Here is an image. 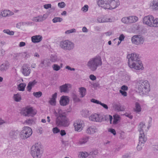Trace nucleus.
<instances>
[{
    "instance_id": "6e6d98bb",
    "label": "nucleus",
    "mask_w": 158,
    "mask_h": 158,
    "mask_svg": "<svg viewBox=\"0 0 158 158\" xmlns=\"http://www.w3.org/2000/svg\"><path fill=\"white\" fill-rule=\"evenodd\" d=\"M108 131L110 132L114 135H115L116 134V132L114 129L112 128L109 129H108Z\"/></svg>"
},
{
    "instance_id": "dca6fc26",
    "label": "nucleus",
    "mask_w": 158,
    "mask_h": 158,
    "mask_svg": "<svg viewBox=\"0 0 158 158\" xmlns=\"http://www.w3.org/2000/svg\"><path fill=\"white\" fill-rule=\"evenodd\" d=\"M103 119L101 115L98 114L92 115L89 117V120L93 121L101 122Z\"/></svg>"
},
{
    "instance_id": "c9c22d12",
    "label": "nucleus",
    "mask_w": 158,
    "mask_h": 158,
    "mask_svg": "<svg viewBox=\"0 0 158 158\" xmlns=\"http://www.w3.org/2000/svg\"><path fill=\"white\" fill-rule=\"evenodd\" d=\"M80 92L81 94V97H84L85 95L86 89L84 87H81L80 88Z\"/></svg>"
},
{
    "instance_id": "473e14b6",
    "label": "nucleus",
    "mask_w": 158,
    "mask_h": 158,
    "mask_svg": "<svg viewBox=\"0 0 158 158\" xmlns=\"http://www.w3.org/2000/svg\"><path fill=\"white\" fill-rule=\"evenodd\" d=\"M114 107L118 111H123L124 110L123 107L120 104H115L114 105Z\"/></svg>"
},
{
    "instance_id": "c85d7f7f",
    "label": "nucleus",
    "mask_w": 158,
    "mask_h": 158,
    "mask_svg": "<svg viewBox=\"0 0 158 158\" xmlns=\"http://www.w3.org/2000/svg\"><path fill=\"white\" fill-rule=\"evenodd\" d=\"M150 7L156 10L158 9V2L156 1H152L150 4Z\"/></svg>"
},
{
    "instance_id": "69168bd1",
    "label": "nucleus",
    "mask_w": 158,
    "mask_h": 158,
    "mask_svg": "<svg viewBox=\"0 0 158 158\" xmlns=\"http://www.w3.org/2000/svg\"><path fill=\"white\" fill-rule=\"evenodd\" d=\"M65 68L71 71H74L75 70V69L74 68H71L69 66H66L65 67Z\"/></svg>"
},
{
    "instance_id": "c756f323",
    "label": "nucleus",
    "mask_w": 158,
    "mask_h": 158,
    "mask_svg": "<svg viewBox=\"0 0 158 158\" xmlns=\"http://www.w3.org/2000/svg\"><path fill=\"white\" fill-rule=\"evenodd\" d=\"M68 84H65L60 86L59 88L60 92L66 93L68 92Z\"/></svg>"
},
{
    "instance_id": "4d7b16f0",
    "label": "nucleus",
    "mask_w": 158,
    "mask_h": 158,
    "mask_svg": "<svg viewBox=\"0 0 158 158\" xmlns=\"http://www.w3.org/2000/svg\"><path fill=\"white\" fill-rule=\"evenodd\" d=\"M119 92L122 95H123L125 97L127 96V93L125 91H123L121 90H120Z\"/></svg>"
},
{
    "instance_id": "e2e57ef3",
    "label": "nucleus",
    "mask_w": 158,
    "mask_h": 158,
    "mask_svg": "<svg viewBox=\"0 0 158 158\" xmlns=\"http://www.w3.org/2000/svg\"><path fill=\"white\" fill-rule=\"evenodd\" d=\"M100 105H101L106 110L108 109V106L106 104L101 102V103H100Z\"/></svg>"
},
{
    "instance_id": "f8f14e48",
    "label": "nucleus",
    "mask_w": 158,
    "mask_h": 158,
    "mask_svg": "<svg viewBox=\"0 0 158 158\" xmlns=\"http://www.w3.org/2000/svg\"><path fill=\"white\" fill-rule=\"evenodd\" d=\"M73 126L75 131L80 132L82 130L84 126L83 121L81 120L76 121L74 123Z\"/></svg>"
},
{
    "instance_id": "4468645a",
    "label": "nucleus",
    "mask_w": 158,
    "mask_h": 158,
    "mask_svg": "<svg viewBox=\"0 0 158 158\" xmlns=\"http://www.w3.org/2000/svg\"><path fill=\"white\" fill-rule=\"evenodd\" d=\"M110 0H98L97 1V4L100 6L105 9H108L109 6V5Z\"/></svg>"
},
{
    "instance_id": "a19ab883",
    "label": "nucleus",
    "mask_w": 158,
    "mask_h": 158,
    "mask_svg": "<svg viewBox=\"0 0 158 158\" xmlns=\"http://www.w3.org/2000/svg\"><path fill=\"white\" fill-rule=\"evenodd\" d=\"M63 20V19L60 17H56L52 19V21L54 23H56L58 22H60Z\"/></svg>"
},
{
    "instance_id": "ddd939ff",
    "label": "nucleus",
    "mask_w": 158,
    "mask_h": 158,
    "mask_svg": "<svg viewBox=\"0 0 158 158\" xmlns=\"http://www.w3.org/2000/svg\"><path fill=\"white\" fill-rule=\"evenodd\" d=\"M134 63L135 64H133L129 65V66L131 68H133L136 70L140 69L142 70L144 68L143 67L142 62L140 60L137 61V62H134Z\"/></svg>"
},
{
    "instance_id": "bb28decb",
    "label": "nucleus",
    "mask_w": 158,
    "mask_h": 158,
    "mask_svg": "<svg viewBox=\"0 0 158 158\" xmlns=\"http://www.w3.org/2000/svg\"><path fill=\"white\" fill-rule=\"evenodd\" d=\"M37 82L35 80H34L32 81L29 82L27 87V91L29 92H30L32 88L36 84Z\"/></svg>"
},
{
    "instance_id": "58836bf2",
    "label": "nucleus",
    "mask_w": 158,
    "mask_h": 158,
    "mask_svg": "<svg viewBox=\"0 0 158 158\" xmlns=\"http://www.w3.org/2000/svg\"><path fill=\"white\" fill-rule=\"evenodd\" d=\"M152 25L150 27H157L158 26V19H156L155 20L154 19L152 21Z\"/></svg>"
},
{
    "instance_id": "2f4dec72",
    "label": "nucleus",
    "mask_w": 158,
    "mask_h": 158,
    "mask_svg": "<svg viewBox=\"0 0 158 158\" xmlns=\"http://www.w3.org/2000/svg\"><path fill=\"white\" fill-rule=\"evenodd\" d=\"M13 98L14 100L16 102H19L22 99L21 95L19 94H14Z\"/></svg>"
},
{
    "instance_id": "39448f33",
    "label": "nucleus",
    "mask_w": 158,
    "mask_h": 158,
    "mask_svg": "<svg viewBox=\"0 0 158 158\" xmlns=\"http://www.w3.org/2000/svg\"><path fill=\"white\" fill-rule=\"evenodd\" d=\"M31 154L34 158H41V153L40 152V145L39 143H35L32 147Z\"/></svg>"
},
{
    "instance_id": "c03bdc74",
    "label": "nucleus",
    "mask_w": 158,
    "mask_h": 158,
    "mask_svg": "<svg viewBox=\"0 0 158 158\" xmlns=\"http://www.w3.org/2000/svg\"><path fill=\"white\" fill-rule=\"evenodd\" d=\"M3 32L5 33L11 35H13L14 33L13 31H10L9 29L4 30L3 31Z\"/></svg>"
},
{
    "instance_id": "5701e85b",
    "label": "nucleus",
    "mask_w": 158,
    "mask_h": 158,
    "mask_svg": "<svg viewBox=\"0 0 158 158\" xmlns=\"http://www.w3.org/2000/svg\"><path fill=\"white\" fill-rule=\"evenodd\" d=\"M98 129L95 127L91 126L87 129L86 132L89 134H93L98 132Z\"/></svg>"
},
{
    "instance_id": "a211bd4d",
    "label": "nucleus",
    "mask_w": 158,
    "mask_h": 158,
    "mask_svg": "<svg viewBox=\"0 0 158 158\" xmlns=\"http://www.w3.org/2000/svg\"><path fill=\"white\" fill-rule=\"evenodd\" d=\"M109 2V6L108 9H113L116 8L119 5V3L118 0H110Z\"/></svg>"
},
{
    "instance_id": "2eb2a0df",
    "label": "nucleus",
    "mask_w": 158,
    "mask_h": 158,
    "mask_svg": "<svg viewBox=\"0 0 158 158\" xmlns=\"http://www.w3.org/2000/svg\"><path fill=\"white\" fill-rule=\"evenodd\" d=\"M69 100L68 96H62L61 97L60 100V104L62 106H66L69 104Z\"/></svg>"
},
{
    "instance_id": "f03ea898",
    "label": "nucleus",
    "mask_w": 158,
    "mask_h": 158,
    "mask_svg": "<svg viewBox=\"0 0 158 158\" xmlns=\"http://www.w3.org/2000/svg\"><path fill=\"white\" fill-rule=\"evenodd\" d=\"M102 64L101 57L98 55L90 58L88 61L86 65L91 70L94 71L97 68Z\"/></svg>"
},
{
    "instance_id": "a18cd8bd",
    "label": "nucleus",
    "mask_w": 158,
    "mask_h": 158,
    "mask_svg": "<svg viewBox=\"0 0 158 158\" xmlns=\"http://www.w3.org/2000/svg\"><path fill=\"white\" fill-rule=\"evenodd\" d=\"M52 68L54 70L56 71H58L60 69V66H59L58 64H54L52 65Z\"/></svg>"
},
{
    "instance_id": "bf43d9fd",
    "label": "nucleus",
    "mask_w": 158,
    "mask_h": 158,
    "mask_svg": "<svg viewBox=\"0 0 158 158\" xmlns=\"http://www.w3.org/2000/svg\"><path fill=\"white\" fill-rule=\"evenodd\" d=\"M51 5L50 4H45L44 5V7L46 9H48L51 7Z\"/></svg>"
},
{
    "instance_id": "ea45409f",
    "label": "nucleus",
    "mask_w": 158,
    "mask_h": 158,
    "mask_svg": "<svg viewBox=\"0 0 158 158\" xmlns=\"http://www.w3.org/2000/svg\"><path fill=\"white\" fill-rule=\"evenodd\" d=\"M81 114L84 117H87L88 116L90 113L89 110H82Z\"/></svg>"
},
{
    "instance_id": "de8ad7c7",
    "label": "nucleus",
    "mask_w": 158,
    "mask_h": 158,
    "mask_svg": "<svg viewBox=\"0 0 158 158\" xmlns=\"http://www.w3.org/2000/svg\"><path fill=\"white\" fill-rule=\"evenodd\" d=\"M33 123V120L32 119H29L26 120L24 123L29 125H32Z\"/></svg>"
},
{
    "instance_id": "f257e3e1",
    "label": "nucleus",
    "mask_w": 158,
    "mask_h": 158,
    "mask_svg": "<svg viewBox=\"0 0 158 158\" xmlns=\"http://www.w3.org/2000/svg\"><path fill=\"white\" fill-rule=\"evenodd\" d=\"M56 117V125L59 127H67L69 125V123L66 116V114L61 109H59L58 113L55 112Z\"/></svg>"
},
{
    "instance_id": "1a4fd4ad",
    "label": "nucleus",
    "mask_w": 158,
    "mask_h": 158,
    "mask_svg": "<svg viewBox=\"0 0 158 158\" xmlns=\"http://www.w3.org/2000/svg\"><path fill=\"white\" fill-rule=\"evenodd\" d=\"M138 20V18L135 16H131L123 17L121 20L124 23L128 24L136 22Z\"/></svg>"
},
{
    "instance_id": "a878e982",
    "label": "nucleus",
    "mask_w": 158,
    "mask_h": 158,
    "mask_svg": "<svg viewBox=\"0 0 158 158\" xmlns=\"http://www.w3.org/2000/svg\"><path fill=\"white\" fill-rule=\"evenodd\" d=\"M9 67L8 63H3L0 66V70L2 72L5 71L8 69Z\"/></svg>"
},
{
    "instance_id": "8fccbe9b",
    "label": "nucleus",
    "mask_w": 158,
    "mask_h": 158,
    "mask_svg": "<svg viewBox=\"0 0 158 158\" xmlns=\"http://www.w3.org/2000/svg\"><path fill=\"white\" fill-rule=\"evenodd\" d=\"M76 32V29H72L66 31L65 33L66 34H69L71 33L75 32Z\"/></svg>"
},
{
    "instance_id": "b1692460",
    "label": "nucleus",
    "mask_w": 158,
    "mask_h": 158,
    "mask_svg": "<svg viewBox=\"0 0 158 158\" xmlns=\"http://www.w3.org/2000/svg\"><path fill=\"white\" fill-rule=\"evenodd\" d=\"M99 23H106L108 22H112V20L110 18H107L105 17H99L97 19Z\"/></svg>"
},
{
    "instance_id": "864d4df0",
    "label": "nucleus",
    "mask_w": 158,
    "mask_h": 158,
    "mask_svg": "<svg viewBox=\"0 0 158 158\" xmlns=\"http://www.w3.org/2000/svg\"><path fill=\"white\" fill-rule=\"evenodd\" d=\"M88 6L85 5L81 8V10L84 12H86L88 10Z\"/></svg>"
},
{
    "instance_id": "5fc2aeb1",
    "label": "nucleus",
    "mask_w": 158,
    "mask_h": 158,
    "mask_svg": "<svg viewBox=\"0 0 158 158\" xmlns=\"http://www.w3.org/2000/svg\"><path fill=\"white\" fill-rule=\"evenodd\" d=\"M52 131L53 133L55 134L57 133L60 131V130L57 127L53 128Z\"/></svg>"
},
{
    "instance_id": "9b49d317",
    "label": "nucleus",
    "mask_w": 158,
    "mask_h": 158,
    "mask_svg": "<svg viewBox=\"0 0 158 158\" xmlns=\"http://www.w3.org/2000/svg\"><path fill=\"white\" fill-rule=\"evenodd\" d=\"M22 114L26 116L33 117L36 113L31 107L28 106L26 107L23 109L22 111Z\"/></svg>"
},
{
    "instance_id": "412c9836",
    "label": "nucleus",
    "mask_w": 158,
    "mask_h": 158,
    "mask_svg": "<svg viewBox=\"0 0 158 158\" xmlns=\"http://www.w3.org/2000/svg\"><path fill=\"white\" fill-rule=\"evenodd\" d=\"M42 36L40 35L33 36L31 37V41L33 43H39L42 40Z\"/></svg>"
},
{
    "instance_id": "cd10ccee",
    "label": "nucleus",
    "mask_w": 158,
    "mask_h": 158,
    "mask_svg": "<svg viewBox=\"0 0 158 158\" xmlns=\"http://www.w3.org/2000/svg\"><path fill=\"white\" fill-rule=\"evenodd\" d=\"M57 93H55L52 95V98L49 102L50 104L52 105H54L56 104V98H57Z\"/></svg>"
},
{
    "instance_id": "052dcab7",
    "label": "nucleus",
    "mask_w": 158,
    "mask_h": 158,
    "mask_svg": "<svg viewBox=\"0 0 158 158\" xmlns=\"http://www.w3.org/2000/svg\"><path fill=\"white\" fill-rule=\"evenodd\" d=\"M121 89L122 90H123V91H126L128 90V87L125 85H123L121 87Z\"/></svg>"
},
{
    "instance_id": "49530a36",
    "label": "nucleus",
    "mask_w": 158,
    "mask_h": 158,
    "mask_svg": "<svg viewBox=\"0 0 158 158\" xmlns=\"http://www.w3.org/2000/svg\"><path fill=\"white\" fill-rule=\"evenodd\" d=\"M73 101L75 102H79L80 101V99L75 95L74 94L73 96Z\"/></svg>"
},
{
    "instance_id": "7ed1b4c3",
    "label": "nucleus",
    "mask_w": 158,
    "mask_h": 158,
    "mask_svg": "<svg viewBox=\"0 0 158 158\" xmlns=\"http://www.w3.org/2000/svg\"><path fill=\"white\" fill-rule=\"evenodd\" d=\"M136 86L139 93L146 94L149 91V84L147 81L139 80L137 81Z\"/></svg>"
},
{
    "instance_id": "20e7f679",
    "label": "nucleus",
    "mask_w": 158,
    "mask_h": 158,
    "mask_svg": "<svg viewBox=\"0 0 158 158\" xmlns=\"http://www.w3.org/2000/svg\"><path fill=\"white\" fill-rule=\"evenodd\" d=\"M60 47L64 51H70L74 47V44L68 40H63L60 42Z\"/></svg>"
},
{
    "instance_id": "6e6552de",
    "label": "nucleus",
    "mask_w": 158,
    "mask_h": 158,
    "mask_svg": "<svg viewBox=\"0 0 158 158\" xmlns=\"http://www.w3.org/2000/svg\"><path fill=\"white\" fill-rule=\"evenodd\" d=\"M144 132L142 131H140V135L139 136V142L137 146V149L138 151L141 150L142 147L144 145V143L147 140V138L144 137Z\"/></svg>"
},
{
    "instance_id": "f704fd0d",
    "label": "nucleus",
    "mask_w": 158,
    "mask_h": 158,
    "mask_svg": "<svg viewBox=\"0 0 158 158\" xmlns=\"http://www.w3.org/2000/svg\"><path fill=\"white\" fill-rule=\"evenodd\" d=\"M98 153V150H94L90 152L89 155L91 156L93 158H94L97 155Z\"/></svg>"
},
{
    "instance_id": "6ab92c4d",
    "label": "nucleus",
    "mask_w": 158,
    "mask_h": 158,
    "mask_svg": "<svg viewBox=\"0 0 158 158\" xmlns=\"http://www.w3.org/2000/svg\"><path fill=\"white\" fill-rule=\"evenodd\" d=\"M22 70V73L25 76H28L31 73L30 68L27 66L26 64L23 65Z\"/></svg>"
},
{
    "instance_id": "603ef678",
    "label": "nucleus",
    "mask_w": 158,
    "mask_h": 158,
    "mask_svg": "<svg viewBox=\"0 0 158 158\" xmlns=\"http://www.w3.org/2000/svg\"><path fill=\"white\" fill-rule=\"evenodd\" d=\"M58 6L60 8H63L65 6V4L64 2H59L58 3Z\"/></svg>"
},
{
    "instance_id": "423d86ee",
    "label": "nucleus",
    "mask_w": 158,
    "mask_h": 158,
    "mask_svg": "<svg viewBox=\"0 0 158 158\" xmlns=\"http://www.w3.org/2000/svg\"><path fill=\"white\" fill-rule=\"evenodd\" d=\"M32 131L31 128L28 127H24L20 132V137L25 139L29 138L32 134Z\"/></svg>"
},
{
    "instance_id": "774afa93",
    "label": "nucleus",
    "mask_w": 158,
    "mask_h": 158,
    "mask_svg": "<svg viewBox=\"0 0 158 158\" xmlns=\"http://www.w3.org/2000/svg\"><path fill=\"white\" fill-rule=\"evenodd\" d=\"M66 133L64 130H61L60 131V134L62 136H63L66 135Z\"/></svg>"
},
{
    "instance_id": "0eeeda50",
    "label": "nucleus",
    "mask_w": 158,
    "mask_h": 158,
    "mask_svg": "<svg viewBox=\"0 0 158 158\" xmlns=\"http://www.w3.org/2000/svg\"><path fill=\"white\" fill-rule=\"evenodd\" d=\"M127 58L128 59V65L130 64H135L134 62L140 60L139 55L135 53L128 55Z\"/></svg>"
},
{
    "instance_id": "e433bc0d",
    "label": "nucleus",
    "mask_w": 158,
    "mask_h": 158,
    "mask_svg": "<svg viewBox=\"0 0 158 158\" xmlns=\"http://www.w3.org/2000/svg\"><path fill=\"white\" fill-rule=\"evenodd\" d=\"M26 86V84L25 83H21L18 85V88L19 90L23 91L24 90Z\"/></svg>"
},
{
    "instance_id": "680f3d73",
    "label": "nucleus",
    "mask_w": 158,
    "mask_h": 158,
    "mask_svg": "<svg viewBox=\"0 0 158 158\" xmlns=\"http://www.w3.org/2000/svg\"><path fill=\"white\" fill-rule=\"evenodd\" d=\"M125 115L127 117L129 118L130 119H131L133 118V116L132 115L130 114H128L127 113H126Z\"/></svg>"
},
{
    "instance_id": "f3484780",
    "label": "nucleus",
    "mask_w": 158,
    "mask_h": 158,
    "mask_svg": "<svg viewBox=\"0 0 158 158\" xmlns=\"http://www.w3.org/2000/svg\"><path fill=\"white\" fill-rule=\"evenodd\" d=\"M153 19V17L151 15L145 16L143 19L144 23L151 26L152 25V21Z\"/></svg>"
},
{
    "instance_id": "09e8293b",
    "label": "nucleus",
    "mask_w": 158,
    "mask_h": 158,
    "mask_svg": "<svg viewBox=\"0 0 158 158\" xmlns=\"http://www.w3.org/2000/svg\"><path fill=\"white\" fill-rule=\"evenodd\" d=\"M81 156L82 158H85L88 156L89 155V154L87 152H81Z\"/></svg>"
},
{
    "instance_id": "3c124183",
    "label": "nucleus",
    "mask_w": 158,
    "mask_h": 158,
    "mask_svg": "<svg viewBox=\"0 0 158 158\" xmlns=\"http://www.w3.org/2000/svg\"><path fill=\"white\" fill-rule=\"evenodd\" d=\"M50 60L52 62L56 61L57 60V56H52Z\"/></svg>"
},
{
    "instance_id": "0e129e2a",
    "label": "nucleus",
    "mask_w": 158,
    "mask_h": 158,
    "mask_svg": "<svg viewBox=\"0 0 158 158\" xmlns=\"http://www.w3.org/2000/svg\"><path fill=\"white\" fill-rule=\"evenodd\" d=\"M106 118H109L110 123V124H111V122H112V119H113V118H112V116H111L110 115H107L106 116Z\"/></svg>"
},
{
    "instance_id": "9d476101",
    "label": "nucleus",
    "mask_w": 158,
    "mask_h": 158,
    "mask_svg": "<svg viewBox=\"0 0 158 158\" xmlns=\"http://www.w3.org/2000/svg\"><path fill=\"white\" fill-rule=\"evenodd\" d=\"M131 40L133 44L139 45L143 44L144 41V39L142 35H135L132 37Z\"/></svg>"
},
{
    "instance_id": "7c9ffc66",
    "label": "nucleus",
    "mask_w": 158,
    "mask_h": 158,
    "mask_svg": "<svg viewBox=\"0 0 158 158\" xmlns=\"http://www.w3.org/2000/svg\"><path fill=\"white\" fill-rule=\"evenodd\" d=\"M89 138L88 137H85L81 138L78 142V144L81 145L85 144L89 140Z\"/></svg>"
},
{
    "instance_id": "79ce46f5",
    "label": "nucleus",
    "mask_w": 158,
    "mask_h": 158,
    "mask_svg": "<svg viewBox=\"0 0 158 158\" xmlns=\"http://www.w3.org/2000/svg\"><path fill=\"white\" fill-rule=\"evenodd\" d=\"M145 127V123H143L142 122H141L139 126V135H140V131H142L143 132V128L144 127Z\"/></svg>"
},
{
    "instance_id": "4c0bfd02",
    "label": "nucleus",
    "mask_w": 158,
    "mask_h": 158,
    "mask_svg": "<svg viewBox=\"0 0 158 158\" xmlns=\"http://www.w3.org/2000/svg\"><path fill=\"white\" fill-rule=\"evenodd\" d=\"M113 124H117L118 121L119 120L120 117L118 115L115 114L113 116Z\"/></svg>"
},
{
    "instance_id": "72a5a7b5",
    "label": "nucleus",
    "mask_w": 158,
    "mask_h": 158,
    "mask_svg": "<svg viewBox=\"0 0 158 158\" xmlns=\"http://www.w3.org/2000/svg\"><path fill=\"white\" fill-rule=\"evenodd\" d=\"M135 111L137 113L140 112L141 110V108L139 104L136 102L135 104V108L134 109Z\"/></svg>"
},
{
    "instance_id": "393cba45",
    "label": "nucleus",
    "mask_w": 158,
    "mask_h": 158,
    "mask_svg": "<svg viewBox=\"0 0 158 158\" xmlns=\"http://www.w3.org/2000/svg\"><path fill=\"white\" fill-rule=\"evenodd\" d=\"M14 14L13 12L9 10H2V16L3 17H8L13 15Z\"/></svg>"
},
{
    "instance_id": "aec40b11",
    "label": "nucleus",
    "mask_w": 158,
    "mask_h": 158,
    "mask_svg": "<svg viewBox=\"0 0 158 158\" xmlns=\"http://www.w3.org/2000/svg\"><path fill=\"white\" fill-rule=\"evenodd\" d=\"M47 18V15L44 14L43 15H39L33 17L32 21L35 22H41L45 20Z\"/></svg>"
},
{
    "instance_id": "4be33fe9",
    "label": "nucleus",
    "mask_w": 158,
    "mask_h": 158,
    "mask_svg": "<svg viewBox=\"0 0 158 158\" xmlns=\"http://www.w3.org/2000/svg\"><path fill=\"white\" fill-rule=\"evenodd\" d=\"M19 133L18 131L11 130L9 133V137L12 140L16 139Z\"/></svg>"
},
{
    "instance_id": "338daca9",
    "label": "nucleus",
    "mask_w": 158,
    "mask_h": 158,
    "mask_svg": "<svg viewBox=\"0 0 158 158\" xmlns=\"http://www.w3.org/2000/svg\"><path fill=\"white\" fill-rule=\"evenodd\" d=\"M125 36L123 34H121L120 35L119 37V40L121 41L123 40L124 39Z\"/></svg>"
},
{
    "instance_id": "13d9d810",
    "label": "nucleus",
    "mask_w": 158,
    "mask_h": 158,
    "mask_svg": "<svg viewBox=\"0 0 158 158\" xmlns=\"http://www.w3.org/2000/svg\"><path fill=\"white\" fill-rule=\"evenodd\" d=\"M89 78L90 79L93 81L95 80L96 79V77L93 74H91L89 76Z\"/></svg>"
},
{
    "instance_id": "37998d69",
    "label": "nucleus",
    "mask_w": 158,
    "mask_h": 158,
    "mask_svg": "<svg viewBox=\"0 0 158 158\" xmlns=\"http://www.w3.org/2000/svg\"><path fill=\"white\" fill-rule=\"evenodd\" d=\"M42 93L40 91L34 92L33 93V95L37 98L40 97L42 96Z\"/></svg>"
}]
</instances>
